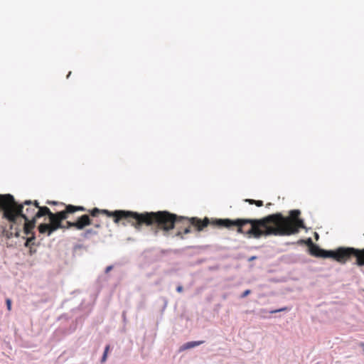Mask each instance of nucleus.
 <instances>
[{
  "label": "nucleus",
  "mask_w": 364,
  "mask_h": 364,
  "mask_svg": "<svg viewBox=\"0 0 364 364\" xmlns=\"http://www.w3.org/2000/svg\"><path fill=\"white\" fill-rule=\"evenodd\" d=\"M301 212L299 210H292L289 215L284 217L281 213L269 215L260 219H243L236 220L213 219L211 221L208 218L200 220L198 218L184 219L188 223L179 222L178 225L184 228L183 234L191 232V226H194L198 231H201L204 228L211 224L218 227L230 228L237 227V232L245 235L248 237L259 239L262 237L287 236L297 234L300 229L305 228L304 220L299 218ZM182 232L178 231L177 236H181Z\"/></svg>",
  "instance_id": "f257e3e1"
},
{
  "label": "nucleus",
  "mask_w": 364,
  "mask_h": 364,
  "mask_svg": "<svg viewBox=\"0 0 364 364\" xmlns=\"http://www.w3.org/2000/svg\"><path fill=\"white\" fill-rule=\"evenodd\" d=\"M301 212L299 210H292L289 215L284 217L281 213L269 215L260 219H243L236 220L213 219L211 221L208 218L200 220L198 218L184 219L188 223L179 222L178 225L184 228L183 234L191 232V226H194L198 231H201L204 228L211 224L218 227L230 228L237 227V232L245 235L248 237L259 239L262 237L287 236L297 234L300 229L305 228L304 220L299 218ZM182 232L178 231L177 236H181Z\"/></svg>",
  "instance_id": "f03ea898"
},
{
  "label": "nucleus",
  "mask_w": 364,
  "mask_h": 364,
  "mask_svg": "<svg viewBox=\"0 0 364 364\" xmlns=\"http://www.w3.org/2000/svg\"><path fill=\"white\" fill-rule=\"evenodd\" d=\"M38 207L37 200H25L18 204L13 196L0 194V211H3V218L9 223L11 234L19 237L23 230L26 235H31L27 239L26 245L35 239L33 230L36 226Z\"/></svg>",
  "instance_id": "7ed1b4c3"
},
{
  "label": "nucleus",
  "mask_w": 364,
  "mask_h": 364,
  "mask_svg": "<svg viewBox=\"0 0 364 364\" xmlns=\"http://www.w3.org/2000/svg\"><path fill=\"white\" fill-rule=\"evenodd\" d=\"M188 223L184 217L178 216L168 211L144 212L139 213L130 211L129 224L139 230L142 225H156L158 229L168 232L179 222Z\"/></svg>",
  "instance_id": "20e7f679"
},
{
  "label": "nucleus",
  "mask_w": 364,
  "mask_h": 364,
  "mask_svg": "<svg viewBox=\"0 0 364 364\" xmlns=\"http://www.w3.org/2000/svg\"><path fill=\"white\" fill-rule=\"evenodd\" d=\"M309 242L311 244L310 253L315 257L331 258L340 264H346L352 257H355V264L359 267L364 266V248L357 249L350 247H340L334 250H326L312 244L311 239H309Z\"/></svg>",
  "instance_id": "39448f33"
},
{
  "label": "nucleus",
  "mask_w": 364,
  "mask_h": 364,
  "mask_svg": "<svg viewBox=\"0 0 364 364\" xmlns=\"http://www.w3.org/2000/svg\"><path fill=\"white\" fill-rule=\"evenodd\" d=\"M36 214V218H39L44 215H48L49 219L48 223H41L38 227V231L41 234L50 236L54 232L60 228V220H66L69 214L74 213L77 211H86L85 208L83 206L68 205L63 210L53 213L46 206H39L37 208Z\"/></svg>",
  "instance_id": "423d86ee"
},
{
  "label": "nucleus",
  "mask_w": 364,
  "mask_h": 364,
  "mask_svg": "<svg viewBox=\"0 0 364 364\" xmlns=\"http://www.w3.org/2000/svg\"><path fill=\"white\" fill-rule=\"evenodd\" d=\"M90 215L93 217L97 216L98 214L105 215L109 218H112L114 223L118 224L120 221H124L122 223L124 225L126 223L129 224L130 211L131 210H117L114 211H110L106 209H99L97 208H94L92 210H88Z\"/></svg>",
  "instance_id": "0eeeda50"
},
{
  "label": "nucleus",
  "mask_w": 364,
  "mask_h": 364,
  "mask_svg": "<svg viewBox=\"0 0 364 364\" xmlns=\"http://www.w3.org/2000/svg\"><path fill=\"white\" fill-rule=\"evenodd\" d=\"M63 220H60V228H58V230H65L74 228L77 230H83L85 227L92 224V220L88 215H82L74 222L66 221L65 224L63 223Z\"/></svg>",
  "instance_id": "6e6552de"
},
{
  "label": "nucleus",
  "mask_w": 364,
  "mask_h": 364,
  "mask_svg": "<svg viewBox=\"0 0 364 364\" xmlns=\"http://www.w3.org/2000/svg\"><path fill=\"white\" fill-rule=\"evenodd\" d=\"M203 343H204L203 341L188 342L181 346V350H188V349L194 348L196 346H198Z\"/></svg>",
  "instance_id": "1a4fd4ad"
},
{
  "label": "nucleus",
  "mask_w": 364,
  "mask_h": 364,
  "mask_svg": "<svg viewBox=\"0 0 364 364\" xmlns=\"http://www.w3.org/2000/svg\"><path fill=\"white\" fill-rule=\"evenodd\" d=\"M97 232L95 230H94L93 229H92V228L87 229L83 233V237L85 238H88L90 235H97Z\"/></svg>",
  "instance_id": "9d476101"
},
{
  "label": "nucleus",
  "mask_w": 364,
  "mask_h": 364,
  "mask_svg": "<svg viewBox=\"0 0 364 364\" xmlns=\"http://www.w3.org/2000/svg\"><path fill=\"white\" fill-rule=\"evenodd\" d=\"M109 350V345H107L106 347H105V352L103 353V355L102 357V363H104L107 360V353H108V351Z\"/></svg>",
  "instance_id": "9b49d317"
},
{
  "label": "nucleus",
  "mask_w": 364,
  "mask_h": 364,
  "mask_svg": "<svg viewBox=\"0 0 364 364\" xmlns=\"http://www.w3.org/2000/svg\"><path fill=\"white\" fill-rule=\"evenodd\" d=\"M46 203L48 204V205H58V204H60V205H61L63 206H65V205H67L66 204H65L63 203H58L57 201H50V200H48L46 202Z\"/></svg>",
  "instance_id": "f8f14e48"
},
{
  "label": "nucleus",
  "mask_w": 364,
  "mask_h": 364,
  "mask_svg": "<svg viewBox=\"0 0 364 364\" xmlns=\"http://www.w3.org/2000/svg\"><path fill=\"white\" fill-rule=\"evenodd\" d=\"M6 303L7 309L9 311H11V300L10 299H7L6 300Z\"/></svg>",
  "instance_id": "ddd939ff"
},
{
  "label": "nucleus",
  "mask_w": 364,
  "mask_h": 364,
  "mask_svg": "<svg viewBox=\"0 0 364 364\" xmlns=\"http://www.w3.org/2000/svg\"><path fill=\"white\" fill-rule=\"evenodd\" d=\"M245 202L248 203L250 205H255L256 200L253 199H245Z\"/></svg>",
  "instance_id": "4468645a"
},
{
  "label": "nucleus",
  "mask_w": 364,
  "mask_h": 364,
  "mask_svg": "<svg viewBox=\"0 0 364 364\" xmlns=\"http://www.w3.org/2000/svg\"><path fill=\"white\" fill-rule=\"evenodd\" d=\"M251 291L250 289H247L245 290L242 294L241 295V297L242 298H244V297H246L247 295H249L250 294Z\"/></svg>",
  "instance_id": "2eb2a0df"
},
{
  "label": "nucleus",
  "mask_w": 364,
  "mask_h": 364,
  "mask_svg": "<svg viewBox=\"0 0 364 364\" xmlns=\"http://www.w3.org/2000/svg\"><path fill=\"white\" fill-rule=\"evenodd\" d=\"M255 205L257 207H261L263 205V201L262 200H256Z\"/></svg>",
  "instance_id": "dca6fc26"
},
{
  "label": "nucleus",
  "mask_w": 364,
  "mask_h": 364,
  "mask_svg": "<svg viewBox=\"0 0 364 364\" xmlns=\"http://www.w3.org/2000/svg\"><path fill=\"white\" fill-rule=\"evenodd\" d=\"M285 310H287V308H282L280 309L272 311L271 313L274 314V313H277V312H279V311H285Z\"/></svg>",
  "instance_id": "f3484780"
},
{
  "label": "nucleus",
  "mask_w": 364,
  "mask_h": 364,
  "mask_svg": "<svg viewBox=\"0 0 364 364\" xmlns=\"http://www.w3.org/2000/svg\"><path fill=\"white\" fill-rule=\"evenodd\" d=\"M178 292H182L183 291V287L181 286H178L176 289Z\"/></svg>",
  "instance_id": "a211bd4d"
},
{
  "label": "nucleus",
  "mask_w": 364,
  "mask_h": 364,
  "mask_svg": "<svg viewBox=\"0 0 364 364\" xmlns=\"http://www.w3.org/2000/svg\"><path fill=\"white\" fill-rule=\"evenodd\" d=\"M112 266H108L107 268H106V270L105 272L107 273L109 272L111 269H112Z\"/></svg>",
  "instance_id": "6ab92c4d"
},
{
  "label": "nucleus",
  "mask_w": 364,
  "mask_h": 364,
  "mask_svg": "<svg viewBox=\"0 0 364 364\" xmlns=\"http://www.w3.org/2000/svg\"><path fill=\"white\" fill-rule=\"evenodd\" d=\"M360 346L362 347L363 351H364V343H360Z\"/></svg>",
  "instance_id": "aec40b11"
},
{
  "label": "nucleus",
  "mask_w": 364,
  "mask_h": 364,
  "mask_svg": "<svg viewBox=\"0 0 364 364\" xmlns=\"http://www.w3.org/2000/svg\"><path fill=\"white\" fill-rule=\"evenodd\" d=\"M97 228H100L101 227V225L100 224H96L95 225Z\"/></svg>",
  "instance_id": "412c9836"
},
{
  "label": "nucleus",
  "mask_w": 364,
  "mask_h": 364,
  "mask_svg": "<svg viewBox=\"0 0 364 364\" xmlns=\"http://www.w3.org/2000/svg\"><path fill=\"white\" fill-rule=\"evenodd\" d=\"M271 205H272V203H267L266 206H267V207H269V206H270Z\"/></svg>",
  "instance_id": "4be33fe9"
}]
</instances>
